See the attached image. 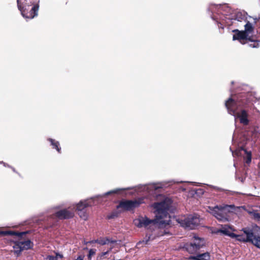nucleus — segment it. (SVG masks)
<instances>
[{
    "mask_svg": "<svg viewBox=\"0 0 260 260\" xmlns=\"http://www.w3.org/2000/svg\"><path fill=\"white\" fill-rule=\"evenodd\" d=\"M172 203L171 199L168 198H165L160 202L154 203L153 207L155 210V218L154 219H149L147 217H142L135 220V224L139 228H146L151 224L165 223L164 219L169 215L168 210Z\"/></svg>",
    "mask_w": 260,
    "mask_h": 260,
    "instance_id": "nucleus-1",
    "label": "nucleus"
},
{
    "mask_svg": "<svg viewBox=\"0 0 260 260\" xmlns=\"http://www.w3.org/2000/svg\"><path fill=\"white\" fill-rule=\"evenodd\" d=\"M235 98H230L225 103V106L230 114H235L238 107L246 109L253 105V96L251 93H240Z\"/></svg>",
    "mask_w": 260,
    "mask_h": 260,
    "instance_id": "nucleus-2",
    "label": "nucleus"
},
{
    "mask_svg": "<svg viewBox=\"0 0 260 260\" xmlns=\"http://www.w3.org/2000/svg\"><path fill=\"white\" fill-rule=\"evenodd\" d=\"M40 0H24L22 6L20 0H17V7L22 15L28 19H32L38 15Z\"/></svg>",
    "mask_w": 260,
    "mask_h": 260,
    "instance_id": "nucleus-3",
    "label": "nucleus"
},
{
    "mask_svg": "<svg viewBox=\"0 0 260 260\" xmlns=\"http://www.w3.org/2000/svg\"><path fill=\"white\" fill-rule=\"evenodd\" d=\"M15 233L16 234H14L13 236L16 237L17 240L14 241L13 248L14 253L17 254V256L19 255L23 250L32 248L33 242L26 237V234L29 233L28 231L23 232L15 231Z\"/></svg>",
    "mask_w": 260,
    "mask_h": 260,
    "instance_id": "nucleus-4",
    "label": "nucleus"
},
{
    "mask_svg": "<svg viewBox=\"0 0 260 260\" xmlns=\"http://www.w3.org/2000/svg\"><path fill=\"white\" fill-rule=\"evenodd\" d=\"M234 206L222 205H216L214 207L208 206L207 211L214 216L218 220L220 221H229L232 212L231 209Z\"/></svg>",
    "mask_w": 260,
    "mask_h": 260,
    "instance_id": "nucleus-5",
    "label": "nucleus"
},
{
    "mask_svg": "<svg viewBox=\"0 0 260 260\" xmlns=\"http://www.w3.org/2000/svg\"><path fill=\"white\" fill-rule=\"evenodd\" d=\"M144 203V198H139L134 200H122L119 202L117 208L120 209L122 212L131 211Z\"/></svg>",
    "mask_w": 260,
    "mask_h": 260,
    "instance_id": "nucleus-6",
    "label": "nucleus"
},
{
    "mask_svg": "<svg viewBox=\"0 0 260 260\" xmlns=\"http://www.w3.org/2000/svg\"><path fill=\"white\" fill-rule=\"evenodd\" d=\"M193 238L192 242L186 243L184 247L187 252L191 254L197 253L205 245L204 239L196 236Z\"/></svg>",
    "mask_w": 260,
    "mask_h": 260,
    "instance_id": "nucleus-7",
    "label": "nucleus"
},
{
    "mask_svg": "<svg viewBox=\"0 0 260 260\" xmlns=\"http://www.w3.org/2000/svg\"><path fill=\"white\" fill-rule=\"evenodd\" d=\"M247 234L249 236V242L260 248V227L255 225L252 228H248Z\"/></svg>",
    "mask_w": 260,
    "mask_h": 260,
    "instance_id": "nucleus-8",
    "label": "nucleus"
},
{
    "mask_svg": "<svg viewBox=\"0 0 260 260\" xmlns=\"http://www.w3.org/2000/svg\"><path fill=\"white\" fill-rule=\"evenodd\" d=\"M200 219L197 215H190L180 222L181 225L188 229H194L200 224Z\"/></svg>",
    "mask_w": 260,
    "mask_h": 260,
    "instance_id": "nucleus-9",
    "label": "nucleus"
},
{
    "mask_svg": "<svg viewBox=\"0 0 260 260\" xmlns=\"http://www.w3.org/2000/svg\"><path fill=\"white\" fill-rule=\"evenodd\" d=\"M87 200L80 201L77 204L76 210L79 216L84 220L87 218V213L86 212V208L90 206Z\"/></svg>",
    "mask_w": 260,
    "mask_h": 260,
    "instance_id": "nucleus-10",
    "label": "nucleus"
},
{
    "mask_svg": "<svg viewBox=\"0 0 260 260\" xmlns=\"http://www.w3.org/2000/svg\"><path fill=\"white\" fill-rule=\"evenodd\" d=\"M234 33L233 36V40H238L241 44L244 45L247 43V39L249 35H247L244 30H239L237 29L233 30Z\"/></svg>",
    "mask_w": 260,
    "mask_h": 260,
    "instance_id": "nucleus-11",
    "label": "nucleus"
},
{
    "mask_svg": "<svg viewBox=\"0 0 260 260\" xmlns=\"http://www.w3.org/2000/svg\"><path fill=\"white\" fill-rule=\"evenodd\" d=\"M54 216L59 219H67L72 218L74 216L73 210L68 209H63L56 212Z\"/></svg>",
    "mask_w": 260,
    "mask_h": 260,
    "instance_id": "nucleus-12",
    "label": "nucleus"
},
{
    "mask_svg": "<svg viewBox=\"0 0 260 260\" xmlns=\"http://www.w3.org/2000/svg\"><path fill=\"white\" fill-rule=\"evenodd\" d=\"M232 115L238 118L240 123L243 125H247L249 124V120L248 119V114L247 111L245 109H242L239 112H238L236 111V113L235 114Z\"/></svg>",
    "mask_w": 260,
    "mask_h": 260,
    "instance_id": "nucleus-13",
    "label": "nucleus"
},
{
    "mask_svg": "<svg viewBox=\"0 0 260 260\" xmlns=\"http://www.w3.org/2000/svg\"><path fill=\"white\" fill-rule=\"evenodd\" d=\"M230 230H232V228L230 225L228 224H225L223 225H222L221 228L217 230L215 233L216 234L222 233L223 235L228 236L231 238H234L235 236H236V234L231 232Z\"/></svg>",
    "mask_w": 260,
    "mask_h": 260,
    "instance_id": "nucleus-14",
    "label": "nucleus"
},
{
    "mask_svg": "<svg viewBox=\"0 0 260 260\" xmlns=\"http://www.w3.org/2000/svg\"><path fill=\"white\" fill-rule=\"evenodd\" d=\"M248 46L252 48H258L259 47L260 39H258L255 36H249L247 39V43Z\"/></svg>",
    "mask_w": 260,
    "mask_h": 260,
    "instance_id": "nucleus-15",
    "label": "nucleus"
},
{
    "mask_svg": "<svg viewBox=\"0 0 260 260\" xmlns=\"http://www.w3.org/2000/svg\"><path fill=\"white\" fill-rule=\"evenodd\" d=\"M243 231V234L242 235H236L234 238L241 242H249V236L247 234L248 228H244L242 230Z\"/></svg>",
    "mask_w": 260,
    "mask_h": 260,
    "instance_id": "nucleus-16",
    "label": "nucleus"
},
{
    "mask_svg": "<svg viewBox=\"0 0 260 260\" xmlns=\"http://www.w3.org/2000/svg\"><path fill=\"white\" fill-rule=\"evenodd\" d=\"M210 257V254L208 252H205L197 256H191L189 259L190 260H209Z\"/></svg>",
    "mask_w": 260,
    "mask_h": 260,
    "instance_id": "nucleus-17",
    "label": "nucleus"
},
{
    "mask_svg": "<svg viewBox=\"0 0 260 260\" xmlns=\"http://www.w3.org/2000/svg\"><path fill=\"white\" fill-rule=\"evenodd\" d=\"M244 28L245 30L244 31L245 32V34L247 35H249V34L252 33L254 29V26L253 24L250 22L249 21H246V23L244 25Z\"/></svg>",
    "mask_w": 260,
    "mask_h": 260,
    "instance_id": "nucleus-18",
    "label": "nucleus"
},
{
    "mask_svg": "<svg viewBox=\"0 0 260 260\" xmlns=\"http://www.w3.org/2000/svg\"><path fill=\"white\" fill-rule=\"evenodd\" d=\"M48 141L51 143L53 149H55L59 153H61V150L58 141H55L52 138L48 139Z\"/></svg>",
    "mask_w": 260,
    "mask_h": 260,
    "instance_id": "nucleus-19",
    "label": "nucleus"
},
{
    "mask_svg": "<svg viewBox=\"0 0 260 260\" xmlns=\"http://www.w3.org/2000/svg\"><path fill=\"white\" fill-rule=\"evenodd\" d=\"M121 213V210L116 208L115 210L112 211L107 215V218L109 219L115 218L118 217Z\"/></svg>",
    "mask_w": 260,
    "mask_h": 260,
    "instance_id": "nucleus-20",
    "label": "nucleus"
},
{
    "mask_svg": "<svg viewBox=\"0 0 260 260\" xmlns=\"http://www.w3.org/2000/svg\"><path fill=\"white\" fill-rule=\"evenodd\" d=\"M96 243L100 244L102 245H106L109 243H114V241H110L108 238H102L96 240Z\"/></svg>",
    "mask_w": 260,
    "mask_h": 260,
    "instance_id": "nucleus-21",
    "label": "nucleus"
},
{
    "mask_svg": "<svg viewBox=\"0 0 260 260\" xmlns=\"http://www.w3.org/2000/svg\"><path fill=\"white\" fill-rule=\"evenodd\" d=\"M15 231H2L0 230V236H13L14 234H15Z\"/></svg>",
    "mask_w": 260,
    "mask_h": 260,
    "instance_id": "nucleus-22",
    "label": "nucleus"
},
{
    "mask_svg": "<svg viewBox=\"0 0 260 260\" xmlns=\"http://www.w3.org/2000/svg\"><path fill=\"white\" fill-rule=\"evenodd\" d=\"M250 215L252 216L253 219L257 221H260V213L256 211H253L250 212Z\"/></svg>",
    "mask_w": 260,
    "mask_h": 260,
    "instance_id": "nucleus-23",
    "label": "nucleus"
},
{
    "mask_svg": "<svg viewBox=\"0 0 260 260\" xmlns=\"http://www.w3.org/2000/svg\"><path fill=\"white\" fill-rule=\"evenodd\" d=\"M246 156L245 159V162L247 164H249L251 161V152H248L246 150H245Z\"/></svg>",
    "mask_w": 260,
    "mask_h": 260,
    "instance_id": "nucleus-24",
    "label": "nucleus"
},
{
    "mask_svg": "<svg viewBox=\"0 0 260 260\" xmlns=\"http://www.w3.org/2000/svg\"><path fill=\"white\" fill-rule=\"evenodd\" d=\"M95 249H90L89 251L88 254L87 255L88 259H91V256L95 254Z\"/></svg>",
    "mask_w": 260,
    "mask_h": 260,
    "instance_id": "nucleus-25",
    "label": "nucleus"
},
{
    "mask_svg": "<svg viewBox=\"0 0 260 260\" xmlns=\"http://www.w3.org/2000/svg\"><path fill=\"white\" fill-rule=\"evenodd\" d=\"M236 16V19H237L238 21H240V19H243L244 18V16L241 13H237Z\"/></svg>",
    "mask_w": 260,
    "mask_h": 260,
    "instance_id": "nucleus-26",
    "label": "nucleus"
},
{
    "mask_svg": "<svg viewBox=\"0 0 260 260\" xmlns=\"http://www.w3.org/2000/svg\"><path fill=\"white\" fill-rule=\"evenodd\" d=\"M119 189H118L111 190V191H108L107 193H106V195H109V194H111L112 193H117L119 192Z\"/></svg>",
    "mask_w": 260,
    "mask_h": 260,
    "instance_id": "nucleus-27",
    "label": "nucleus"
},
{
    "mask_svg": "<svg viewBox=\"0 0 260 260\" xmlns=\"http://www.w3.org/2000/svg\"><path fill=\"white\" fill-rule=\"evenodd\" d=\"M47 259V260H57V256H54L52 255H48Z\"/></svg>",
    "mask_w": 260,
    "mask_h": 260,
    "instance_id": "nucleus-28",
    "label": "nucleus"
},
{
    "mask_svg": "<svg viewBox=\"0 0 260 260\" xmlns=\"http://www.w3.org/2000/svg\"><path fill=\"white\" fill-rule=\"evenodd\" d=\"M109 251L110 250H108L106 252H102L101 254H100V257L101 258H102L103 257H104L105 255L107 254L109 252Z\"/></svg>",
    "mask_w": 260,
    "mask_h": 260,
    "instance_id": "nucleus-29",
    "label": "nucleus"
},
{
    "mask_svg": "<svg viewBox=\"0 0 260 260\" xmlns=\"http://www.w3.org/2000/svg\"><path fill=\"white\" fill-rule=\"evenodd\" d=\"M150 239V237H149L148 238V239H147L145 241H140L138 243H137V245H140V244H141L142 243H144L145 244H147L148 241Z\"/></svg>",
    "mask_w": 260,
    "mask_h": 260,
    "instance_id": "nucleus-30",
    "label": "nucleus"
},
{
    "mask_svg": "<svg viewBox=\"0 0 260 260\" xmlns=\"http://www.w3.org/2000/svg\"><path fill=\"white\" fill-rule=\"evenodd\" d=\"M218 27L219 28H221L222 29H223L224 28V25H223V22H219L218 24Z\"/></svg>",
    "mask_w": 260,
    "mask_h": 260,
    "instance_id": "nucleus-31",
    "label": "nucleus"
},
{
    "mask_svg": "<svg viewBox=\"0 0 260 260\" xmlns=\"http://www.w3.org/2000/svg\"><path fill=\"white\" fill-rule=\"evenodd\" d=\"M55 254H56V256H57V258L58 257H59L60 258H62L63 257V255L61 254H60V253H57V252H56Z\"/></svg>",
    "mask_w": 260,
    "mask_h": 260,
    "instance_id": "nucleus-32",
    "label": "nucleus"
},
{
    "mask_svg": "<svg viewBox=\"0 0 260 260\" xmlns=\"http://www.w3.org/2000/svg\"><path fill=\"white\" fill-rule=\"evenodd\" d=\"M84 259V256L83 255H79L78 256V257L77 258V259H76L75 260H83Z\"/></svg>",
    "mask_w": 260,
    "mask_h": 260,
    "instance_id": "nucleus-33",
    "label": "nucleus"
},
{
    "mask_svg": "<svg viewBox=\"0 0 260 260\" xmlns=\"http://www.w3.org/2000/svg\"><path fill=\"white\" fill-rule=\"evenodd\" d=\"M253 23L254 24H255L256 23V22H257V19L256 18H253Z\"/></svg>",
    "mask_w": 260,
    "mask_h": 260,
    "instance_id": "nucleus-34",
    "label": "nucleus"
}]
</instances>
